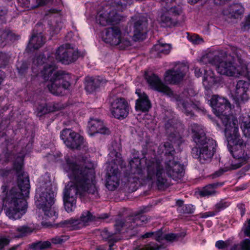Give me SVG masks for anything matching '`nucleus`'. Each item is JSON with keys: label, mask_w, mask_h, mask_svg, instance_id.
Wrapping results in <instances>:
<instances>
[{"label": "nucleus", "mask_w": 250, "mask_h": 250, "mask_svg": "<svg viewBox=\"0 0 250 250\" xmlns=\"http://www.w3.org/2000/svg\"><path fill=\"white\" fill-rule=\"evenodd\" d=\"M101 84L99 78L86 77L85 80V89L89 93H92L98 88Z\"/></svg>", "instance_id": "31"}, {"label": "nucleus", "mask_w": 250, "mask_h": 250, "mask_svg": "<svg viewBox=\"0 0 250 250\" xmlns=\"http://www.w3.org/2000/svg\"><path fill=\"white\" fill-rule=\"evenodd\" d=\"M230 165L228 167H227V169L226 170H224L222 168H221L219 169L218 171H215L212 175L213 178H215L218 177H219L221 176L225 172L227 171V170L230 169L229 168Z\"/></svg>", "instance_id": "53"}, {"label": "nucleus", "mask_w": 250, "mask_h": 250, "mask_svg": "<svg viewBox=\"0 0 250 250\" xmlns=\"http://www.w3.org/2000/svg\"><path fill=\"white\" fill-rule=\"evenodd\" d=\"M129 104L124 98L115 99L111 104L112 115L118 119L126 118L129 113Z\"/></svg>", "instance_id": "18"}, {"label": "nucleus", "mask_w": 250, "mask_h": 250, "mask_svg": "<svg viewBox=\"0 0 250 250\" xmlns=\"http://www.w3.org/2000/svg\"><path fill=\"white\" fill-rule=\"evenodd\" d=\"M201 144H196V146L192 148L191 154L195 159H199L202 163L209 162L215 151L216 141L213 139H208Z\"/></svg>", "instance_id": "11"}, {"label": "nucleus", "mask_w": 250, "mask_h": 250, "mask_svg": "<svg viewBox=\"0 0 250 250\" xmlns=\"http://www.w3.org/2000/svg\"><path fill=\"white\" fill-rule=\"evenodd\" d=\"M45 40L42 33L33 34L29 39L28 47L38 49L43 45Z\"/></svg>", "instance_id": "28"}, {"label": "nucleus", "mask_w": 250, "mask_h": 250, "mask_svg": "<svg viewBox=\"0 0 250 250\" xmlns=\"http://www.w3.org/2000/svg\"><path fill=\"white\" fill-rule=\"evenodd\" d=\"M241 127L244 135L247 137L250 138V117H249V121H244L243 125Z\"/></svg>", "instance_id": "43"}, {"label": "nucleus", "mask_w": 250, "mask_h": 250, "mask_svg": "<svg viewBox=\"0 0 250 250\" xmlns=\"http://www.w3.org/2000/svg\"><path fill=\"white\" fill-rule=\"evenodd\" d=\"M154 48L158 53L167 55L170 52L171 46L170 44L160 43L156 44Z\"/></svg>", "instance_id": "37"}, {"label": "nucleus", "mask_w": 250, "mask_h": 250, "mask_svg": "<svg viewBox=\"0 0 250 250\" xmlns=\"http://www.w3.org/2000/svg\"><path fill=\"white\" fill-rule=\"evenodd\" d=\"M47 105V113L49 112H54V108L53 107V105L51 103H49L46 104Z\"/></svg>", "instance_id": "64"}, {"label": "nucleus", "mask_w": 250, "mask_h": 250, "mask_svg": "<svg viewBox=\"0 0 250 250\" xmlns=\"http://www.w3.org/2000/svg\"><path fill=\"white\" fill-rule=\"evenodd\" d=\"M51 245L49 241H39L29 245V248L33 250H43L49 248Z\"/></svg>", "instance_id": "35"}, {"label": "nucleus", "mask_w": 250, "mask_h": 250, "mask_svg": "<svg viewBox=\"0 0 250 250\" xmlns=\"http://www.w3.org/2000/svg\"><path fill=\"white\" fill-rule=\"evenodd\" d=\"M53 108H54V111L59 110L61 109L63 107L62 104L59 103H51Z\"/></svg>", "instance_id": "62"}, {"label": "nucleus", "mask_w": 250, "mask_h": 250, "mask_svg": "<svg viewBox=\"0 0 250 250\" xmlns=\"http://www.w3.org/2000/svg\"><path fill=\"white\" fill-rule=\"evenodd\" d=\"M113 0L109 4V7L106 5L100 9L96 16V22L103 26L115 25L119 23L123 19V17L117 13L119 10L117 7L113 5Z\"/></svg>", "instance_id": "10"}, {"label": "nucleus", "mask_w": 250, "mask_h": 250, "mask_svg": "<svg viewBox=\"0 0 250 250\" xmlns=\"http://www.w3.org/2000/svg\"><path fill=\"white\" fill-rule=\"evenodd\" d=\"M242 230L245 236L250 237V218L244 224Z\"/></svg>", "instance_id": "49"}, {"label": "nucleus", "mask_w": 250, "mask_h": 250, "mask_svg": "<svg viewBox=\"0 0 250 250\" xmlns=\"http://www.w3.org/2000/svg\"><path fill=\"white\" fill-rule=\"evenodd\" d=\"M64 170L71 180L63 191V202L67 212L74 210L77 196L80 198L86 194L99 197L94 169L88 167L85 163L77 162L68 156L65 157Z\"/></svg>", "instance_id": "2"}, {"label": "nucleus", "mask_w": 250, "mask_h": 250, "mask_svg": "<svg viewBox=\"0 0 250 250\" xmlns=\"http://www.w3.org/2000/svg\"><path fill=\"white\" fill-rule=\"evenodd\" d=\"M47 105L45 103H39L36 108V111L37 115L39 116H42V115L47 113Z\"/></svg>", "instance_id": "42"}, {"label": "nucleus", "mask_w": 250, "mask_h": 250, "mask_svg": "<svg viewBox=\"0 0 250 250\" xmlns=\"http://www.w3.org/2000/svg\"><path fill=\"white\" fill-rule=\"evenodd\" d=\"M189 40L194 44H199L203 41V40L200 38L198 35L191 36L190 37Z\"/></svg>", "instance_id": "56"}, {"label": "nucleus", "mask_w": 250, "mask_h": 250, "mask_svg": "<svg viewBox=\"0 0 250 250\" xmlns=\"http://www.w3.org/2000/svg\"><path fill=\"white\" fill-rule=\"evenodd\" d=\"M145 77L150 88L167 95L171 98L172 101L176 102L177 106L180 108L187 116L192 117L194 113L192 110H203L204 107L199 102L194 103L190 100V103L188 99L195 96V92L191 88L184 90L180 94H175L170 88L165 84L160 78L156 75L146 73Z\"/></svg>", "instance_id": "6"}, {"label": "nucleus", "mask_w": 250, "mask_h": 250, "mask_svg": "<svg viewBox=\"0 0 250 250\" xmlns=\"http://www.w3.org/2000/svg\"><path fill=\"white\" fill-rule=\"evenodd\" d=\"M240 250H250V239H244L239 244Z\"/></svg>", "instance_id": "48"}, {"label": "nucleus", "mask_w": 250, "mask_h": 250, "mask_svg": "<svg viewBox=\"0 0 250 250\" xmlns=\"http://www.w3.org/2000/svg\"><path fill=\"white\" fill-rule=\"evenodd\" d=\"M157 153L164 154V162L157 157L146 159V170L143 169L141 159L134 157L131 159L129 161L131 173L129 174L128 178L141 179L149 186L155 187L159 190L166 189L170 185L165 174L175 180L180 179L184 175V166L175 160V150L171 143L160 144Z\"/></svg>", "instance_id": "1"}, {"label": "nucleus", "mask_w": 250, "mask_h": 250, "mask_svg": "<svg viewBox=\"0 0 250 250\" xmlns=\"http://www.w3.org/2000/svg\"><path fill=\"white\" fill-rule=\"evenodd\" d=\"M217 214V211H216L215 210L213 211H208L206 212H204L202 213H201L200 214V218H207L209 217H213L216 215Z\"/></svg>", "instance_id": "52"}, {"label": "nucleus", "mask_w": 250, "mask_h": 250, "mask_svg": "<svg viewBox=\"0 0 250 250\" xmlns=\"http://www.w3.org/2000/svg\"><path fill=\"white\" fill-rule=\"evenodd\" d=\"M54 58L50 56L47 58L43 54L36 55L33 63L39 66L44 63L47 64L41 72V76L45 81H49L46 86L49 91L55 96H63L66 90H69L71 85L70 74L62 70L56 71Z\"/></svg>", "instance_id": "5"}, {"label": "nucleus", "mask_w": 250, "mask_h": 250, "mask_svg": "<svg viewBox=\"0 0 250 250\" xmlns=\"http://www.w3.org/2000/svg\"><path fill=\"white\" fill-rule=\"evenodd\" d=\"M107 217L108 215L106 213L94 215L90 211L84 210L82 212L80 216V219L83 226L85 227L87 226L90 222L96 221L98 219H104Z\"/></svg>", "instance_id": "25"}, {"label": "nucleus", "mask_w": 250, "mask_h": 250, "mask_svg": "<svg viewBox=\"0 0 250 250\" xmlns=\"http://www.w3.org/2000/svg\"><path fill=\"white\" fill-rule=\"evenodd\" d=\"M101 235L104 239L108 241L109 244H113L114 245V243L118 242L120 239V237L115 232H110L106 229L102 230Z\"/></svg>", "instance_id": "34"}, {"label": "nucleus", "mask_w": 250, "mask_h": 250, "mask_svg": "<svg viewBox=\"0 0 250 250\" xmlns=\"http://www.w3.org/2000/svg\"><path fill=\"white\" fill-rule=\"evenodd\" d=\"M8 18V9L5 7H0V23H6Z\"/></svg>", "instance_id": "39"}, {"label": "nucleus", "mask_w": 250, "mask_h": 250, "mask_svg": "<svg viewBox=\"0 0 250 250\" xmlns=\"http://www.w3.org/2000/svg\"><path fill=\"white\" fill-rule=\"evenodd\" d=\"M194 70L195 76L197 78H199L202 76L203 70H201L200 68L195 67H194Z\"/></svg>", "instance_id": "59"}, {"label": "nucleus", "mask_w": 250, "mask_h": 250, "mask_svg": "<svg viewBox=\"0 0 250 250\" xmlns=\"http://www.w3.org/2000/svg\"><path fill=\"white\" fill-rule=\"evenodd\" d=\"M57 60L64 64H68L75 62L79 57L78 51L71 48V45L66 43L60 46L55 53Z\"/></svg>", "instance_id": "14"}, {"label": "nucleus", "mask_w": 250, "mask_h": 250, "mask_svg": "<svg viewBox=\"0 0 250 250\" xmlns=\"http://www.w3.org/2000/svg\"><path fill=\"white\" fill-rule=\"evenodd\" d=\"M47 15L50 18H53L51 20L48 24L53 34H58L62 27L63 23L61 21V12L60 10L55 8H51L49 10Z\"/></svg>", "instance_id": "21"}, {"label": "nucleus", "mask_w": 250, "mask_h": 250, "mask_svg": "<svg viewBox=\"0 0 250 250\" xmlns=\"http://www.w3.org/2000/svg\"><path fill=\"white\" fill-rule=\"evenodd\" d=\"M231 58V56L226 52L210 51L204 55L199 62L201 64H210L215 66L217 72L221 75L233 76L238 73Z\"/></svg>", "instance_id": "8"}, {"label": "nucleus", "mask_w": 250, "mask_h": 250, "mask_svg": "<svg viewBox=\"0 0 250 250\" xmlns=\"http://www.w3.org/2000/svg\"><path fill=\"white\" fill-rule=\"evenodd\" d=\"M128 220L131 222V226H129L131 229H133L135 227L143 225L150 220V218L142 212L135 214V216H129Z\"/></svg>", "instance_id": "27"}, {"label": "nucleus", "mask_w": 250, "mask_h": 250, "mask_svg": "<svg viewBox=\"0 0 250 250\" xmlns=\"http://www.w3.org/2000/svg\"><path fill=\"white\" fill-rule=\"evenodd\" d=\"M249 83L243 80L239 81L236 85L233 98L237 106H239L242 103L247 102L249 99L247 90Z\"/></svg>", "instance_id": "19"}, {"label": "nucleus", "mask_w": 250, "mask_h": 250, "mask_svg": "<svg viewBox=\"0 0 250 250\" xmlns=\"http://www.w3.org/2000/svg\"><path fill=\"white\" fill-rule=\"evenodd\" d=\"M81 219L71 218L60 223L62 227L67 228L71 230L79 229L84 227Z\"/></svg>", "instance_id": "30"}, {"label": "nucleus", "mask_w": 250, "mask_h": 250, "mask_svg": "<svg viewBox=\"0 0 250 250\" xmlns=\"http://www.w3.org/2000/svg\"><path fill=\"white\" fill-rule=\"evenodd\" d=\"M13 157V154L11 152H7L4 154V161L7 163L9 162Z\"/></svg>", "instance_id": "61"}, {"label": "nucleus", "mask_w": 250, "mask_h": 250, "mask_svg": "<svg viewBox=\"0 0 250 250\" xmlns=\"http://www.w3.org/2000/svg\"><path fill=\"white\" fill-rule=\"evenodd\" d=\"M203 84L206 90L213 87H216L222 83L220 77L215 76L214 73L211 69H204Z\"/></svg>", "instance_id": "22"}, {"label": "nucleus", "mask_w": 250, "mask_h": 250, "mask_svg": "<svg viewBox=\"0 0 250 250\" xmlns=\"http://www.w3.org/2000/svg\"><path fill=\"white\" fill-rule=\"evenodd\" d=\"M154 234V232H146V233H145L144 235H142V238H149V237H153V235Z\"/></svg>", "instance_id": "63"}, {"label": "nucleus", "mask_w": 250, "mask_h": 250, "mask_svg": "<svg viewBox=\"0 0 250 250\" xmlns=\"http://www.w3.org/2000/svg\"><path fill=\"white\" fill-rule=\"evenodd\" d=\"M229 206V203L227 201L221 200L216 203L215 207V211H217V213L222 210L225 209Z\"/></svg>", "instance_id": "44"}, {"label": "nucleus", "mask_w": 250, "mask_h": 250, "mask_svg": "<svg viewBox=\"0 0 250 250\" xmlns=\"http://www.w3.org/2000/svg\"><path fill=\"white\" fill-rule=\"evenodd\" d=\"M163 249L162 246H158L157 244L151 243L145 246L141 249V250H161Z\"/></svg>", "instance_id": "47"}, {"label": "nucleus", "mask_w": 250, "mask_h": 250, "mask_svg": "<svg viewBox=\"0 0 250 250\" xmlns=\"http://www.w3.org/2000/svg\"><path fill=\"white\" fill-rule=\"evenodd\" d=\"M12 171L11 169H3L0 171V174L2 177L7 176Z\"/></svg>", "instance_id": "58"}, {"label": "nucleus", "mask_w": 250, "mask_h": 250, "mask_svg": "<svg viewBox=\"0 0 250 250\" xmlns=\"http://www.w3.org/2000/svg\"><path fill=\"white\" fill-rule=\"evenodd\" d=\"M9 239L4 237H0V247H5L9 243Z\"/></svg>", "instance_id": "57"}, {"label": "nucleus", "mask_w": 250, "mask_h": 250, "mask_svg": "<svg viewBox=\"0 0 250 250\" xmlns=\"http://www.w3.org/2000/svg\"><path fill=\"white\" fill-rule=\"evenodd\" d=\"M129 226H131V222L128 220V218H127V221L126 222L123 219L117 220H116L114 224V227L115 229V232L116 234L119 233L121 231L122 229L124 227H127L129 229H131L130 227H129Z\"/></svg>", "instance_id": "36"}, {"label": "nucleus", "mask_w": 250, "mask_h": 250, "mask_svg": "<svg viewBox=\"0 0 250 250\" xmlns=\"http://www.w3.org/2000/svg\"><path fill=\"white\" fill-rule=\"evenodd\" d=\"M165 127L167 133H169L172 137L176 136L175 133H179L177 130L179 127L180 129H183V125L180 122H178L175 120L172 119L168 120L165 124Z\"/></svg>", "instance_id": "29"}, {"label": "nucleus", "mask_w": 250, "mask_h": 250, "mask_svg": "<svg viewBox=\"0 0 250 250\" xmlns=\"http://www.w3.org/2000/svg\"><path fill=\"white\" fill-rule=\"evenodd\" d=\"M223 183H215L209 184L204 187L200 191L199 194L203 197L208 196L215 193V189L223 185Z\"/></svg>", "instance_id": "33"}, {"label": "nucleus", "mask_w": 250, "mask_h": 250, "mask_svg": "<svg viewBox=\"0 0 250 250\" xmlns=\"http://www.w3.org/2000/svg\"><path fill=\"white\" fill-rule=\"evenodd\" d=\"M56 195L55 188L53 189L50 182H45L36 189L35 205L38 208L42 210L44 215L48 217L56 218L58 216V209L54 206Z\"/></svg>", "instance_id": "7"}, {"label": "nucleus", "mask_w": 250, "mask_h": 250, "mask_svg": "<svg viewBox=\"0 0 250 250\" xmlns=\"http://www.w3.org/2000/svg\"><path fill=\"white\" fill-rule=\"evenodd\" d=\"M120 145L116 142L112 143L111 148H110L109 155L113 159L108 164L106 177V187L111 191L116 189L120 184L121 172L119 169L117 162L119 165L122 164L121 154L119 152Z\"/></svg>", "instance_id": "9"}, {"label": "nucleus", "mask_w": 250, "mask_h": 250, "mask_svg": "<svg viewBox=\"0 0 250 250\" xmlns=\"http://www.w3.org/2000/svg\"><path fill=\"white\" fill-rule=\"evenodd\" d=\"M135 93L138 97L135 101V110L142 112H148L152 104L147 95L140 89H137Z\"/></svg>", "instance_id": "20"}, {"label": "nucleus", "mask_w": 250, "mask_h": 250, "mask_svg": "<svg viewBox=\"0 0 250 250\" xmlns=\"http://www.w3.org/2000/svg\"><path fill=\"white\" fill-rule=\"evenodd\" d=\"M230 0H213L214 4L216 5H222L227 3Z\"/></svg>", "instance_id": "60"}, {"label": "nucleus", "mask_w": 250, "mask_h": 250, "mask_svg": "<svg viewBox=\"0 0 250 250\" xmlns=\"http://www.w3.org/2000/svg\"><path fill=\"white\" fill-rule=\"evenodd\" d=\"M15 231L17 233V235H16L15 237L18 238H21L24 236L32 231L31 229L25 225L19 226L16 228Z\"/></svg>", "instance_id": "38"}, {"label": "nucleus", "mask_w": 250, "mask_h": 250, "mask_svg": "<svg viewBox=\"0 0 250 250\" xmlns=\"http://www.w3.org/2000/svg\"><path fill=\"white\" fill-rule=\"evenodd\" d=\"M9 59V55L3 52H0V65H5L6 64Z\"/></svg>", "instance_id": "51"}, {"label": "nucleus", "mask_w": 250, "mask_h": 250, "mask_svg": "<svg viewBox=\"0 0 250 250\" xmlns=\"http://www.w3.org/2000/svg\"><path fill=\"white\" fill-rule=\"evenodd\" d=\"M67 235L56 236L51 239V243L55 245L62 244L69 239Z\"/></svg>", "instance_id": "41"}, {"label": "nucleus", "mask_w": 250, "mask_h": 250, "mask_svg": "<svg viewBox=\"0 0 250 250\" xmlns=\"http://www.w3.org/2000/svg\"><path fill=\"white\" fill-rule=\"evenodd\" d=\"M162 234V231L161 230H159L154 232L153 237L157 241L161 242V241L164 239V237H163Z\"/></svg>", "instance_id": "54"}, {"label": "nucleus", "mask_w": 250, "mask_h": 250, "mask_svg": "<svg viewBox=\"0 0 250 250\" xmlns=\"http://www.w3.org/2000/svg\"><path fill=\"white\" fill-rule=\"evenodd\" d=\"M241 28L243 31L250 29V13L246 17L245 21L242 23Z\"/></svg>", "instance_id": "50"}, {"label": "nucleus", "mask_w": 250, "mask_h": 250, "mask_svg": "<svg viewBox=\"0 0 250 250\" xmlns=\"http://www.w3.org/2000/svg\"><path fill=\"white\" fill-rule=\"evenodd\" d=\"M180 16H183V9L180 5L169 8L164 7L162 9L158 21L163 27H171L179 23L178 18Z\"/></svg>", "instance_id": "12"}, {"label": "nucleus", "mask_w": 250, "mask_h": 250, "mask_svg": "<svg viewBox=\"0 0 250 250\" xmlns=\"http://www.w3.org/2000/svg\"><path fill=\"white\" fill-rule=\"evenodd\" d=\"M132 20L134 21L133 27V40L135 42L145 40L147 32V18L141 16L138 17H132Z\"/></svg>", "instance_id": "17"}, {"label": "nucleus", "mask_w": 250, "mask_h": 250, "mask_svg": "<svg viewBox=\"0 0 250 250\" xmlns=\"http://www.w3.org/2000/svg\"><path fill=\"white\" fill-rule=\"evenodd\" d=\"M60 138L67 147L73 149H80L83 143V137L69 128L61 131Z\"/></svg>", "instance_id": "16"}, {"label": "nucleus", "mask_w": 250, "mask_h": 250, "mask_svg": "<svg viewBox=\"0 0 250 250\" xmlns=\"http://www.w3.org/2000/svg\"><path fill=\"white\" fill-rule=\"evenodd\" d=\"M188 70V66L185 63H179L174 68L166 71L164 80L169 84H177L181 82Z\"/></svg>", "instance_id": "13"}, {"label": "nucleus", "mask_w": 250, "mask_h": 250, "mask_svg": "<svg viewBox=\"0 0 250 250\" xmlns=\"http://www.w3.org/2000/svg\"><path fill=\"white\" fill-rule=\"evenodd\" d=\"M50 0H17L19 4L27 10L34 9L47 3Z\"/></svg>", "instance_id": "26"}, {"label": "nucleus", "mask_w": 250, "mask_h": 250, "mask_svg": "<svg viewBox=\"0 0 250 250\" xmlns=\"http://www.w3.org/2000/svg\"><path fill=\"white\" fill-rule=\"evenodd\" d=\"M104 41L111 45H120V47L123 48L130 45V42L128 40L122 39L121 30L119 28L116 26L108 28L106 29L105 34L104 37Z\"/></svg>", "instance_id": "15"}, {"label": "nucleus", "mask_w": 250, "mask_h": 250, "mask_svg": "<svg viewBox=\"0 0 250 250\" xmlns=\"http://www.w3.org/2000/svg\"><path fill=\"white\" fill-rule=\"evenodd\" d=\"M229 9L230 17L234 19H241L244 12V8L240 3H233Z\"/></svg>", "instance_id": "32"}, {"label": "nucleus", "mask_w": 250, "mask_h": 250, "mask_svg": "<svg viewBox=\"0 0 250 250\" xmlns=\"http://www.w3.org/2000/svg\"><path fill=\"white\" fill-rule=\"evenodd\" d=\"M195 208L191 204L184 205L182 208H178L180 213L184 214H191L194 211Z\"/></svg>", "instance_id": "40"}, {"label": "nucleus", "mask_w": 250, "mask_h": 250, "mask_svg": "<svg viewBox=\"0 0 250 250\" xmlns=\"http://www.w3.org/2000/svg\"><path fill=\"white\" fill-rule=\"evenodd\" d=\"M208 103L213 113L220 117L224 126L228 148L234 158L229 162V168L236 169L245 164L249 158V147L240 138L237 119L229 113L231 105L226 98L214 95L208 100Z\"/></svg>", "instance_id": "3"}, {"label": "nucleus", "mask_w": 250, "mask_h": 250, "mask_svg": "<svg viewBox=\"0 0 250 250\" xmlns=\"http://www.w3.org/2000/svg\"><path fill=\"white\" fill-rule=\"evenodd\" d=\"M181 236L180 233H168L166 234L164 236V239L168 242H173L174 241L177 240Z\"/></svg>", "instance_id": "45"}, {"label": "nucleus", "mask_w": 250, "mask_h": 250, "mask_svg": "<svg viewBox=\"0 0 250 250\" xmlns=\"http://www.w3.org/2000/svg\"><path fill=\"white\" fill-rule=\"evenodd\" d=\"M88 133L90 135H94L96 133L108 134L109 129L103 124V122L97 119L90 118L88 123Z\"/></svg>", "instance_id": "23"}, {"label": "nucleus", "mask_w": 250, "mask_h": 250, "mask_svg": "<svg viewBox=\"0 0 250 250\" xmlns=\"http://www.w3.org/2000/svg\"><path fill=\"white\" fill-rule=\"evenodd\" d=\"M189 129L192 133L193 141L196 144H201L205 140L211 139L207 137L205 133L202 126L195 123L190 125Z\"/></svg>", "instance_id": "24"}, {"label": "nucleus", "mask_w": 250, "mask_h": 250, "mask_svg": "<svg viewBox=\"0 0 250 250\" xmlns=\"http://www.w3.org/2000/svg\"><path fill=\"white\" fill-rule=\"evenodd\" d=\"M215 247L218 249H223L227 247V244L223 240H218L215 243Z\"/></svg>", "instance_id": "55"}, {"label": "nucleus", "mask_w": 250, "mask_h": 250, "mask_svg": "<svg viewBox=\"0 0 250 250\" xmlns=\"http://www.w3.org/2000/svg\"><path fill=\"white\" fill-rule=\"evenodd\" d=\"M24 156H18L13 164V169L17 176L18 187H13L6 197L7 205L5 206V214L10 219L21 218L26 212L27 202L25 197L29 193V178L23 170Z\"/></svg>", "instance_id": "4"}, {"label": "nucleus", "mask_w": 250, "mask_h": 250, "mask_svg": "<svg viewBox=\"0 0 250 250\" xmlns=\"http://www.w3.org/2000/svg\"><path fill=\"white\" fill-rule=\"evenodd\" d=\"M27 64L25 62H22L21 63H19L17 65V69L18 73L21 75H22L25 74L27 71Z\"/></svg>", "instance_id": "46"}]
</instances>
